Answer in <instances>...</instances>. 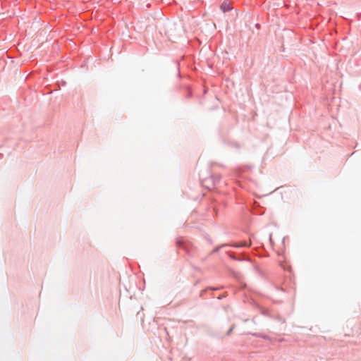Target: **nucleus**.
<instances>
[{
  "label": "nucleus",
  "instance_id": "15",
  "mask_svg": "<svg viewBox=\"0 0 361 361\" xmlns=\"http://www.w3.org/2000/svg\"><path fill=\"white\" fill-rule=\"evenodd\" d=\"M276 319H277L279 321H280V322H285V320H284V319H283L281 316H279V315H278V316L276 317Z\"/></svg>",
  "mask_w": 361,
  "mask_h": 361
},
{
  "label": "nucleus",
  "instance_id": "9",
  "mask_svg": "<svg viewBox=\"0 0 361 361\" xmlns=\"http://www.w3.org/2000/svg\"><path fill=\"white\" fill-rule=\"evenodd\" d=\"M235 324H233L231 327L229 328V329L228 330V331L226 333V336H229L231 333L233 332V331L235 329Z\"/></svg>",
  "mask_w": 361,
  "mask_h": 361
},
{
  "label": "nucleus",
  "instance_id": "6",
  "mask_svg": "<svg viewBox=\"0 0 361 361\" xmlns=\"http://www.w3.org/2000/svg\"><path fill=\"white\" fill-rule=\"evenodd\" d=\"M211 176L214 178V187L218 185L221 181V176L219 174L210 173Z\"/></svg>",
  "mask_w": 361,
  "mask_h": 361
},
{
  "label": "nucleus",
  "instance_id": "16",
  "mask_svg": "<svg viewBox=\"0 0 361 361\" xmlns=\"http://www.w3.org/2000/svg\"><path fill=\"white\" fill-rule=\"evenodd\" d=\"M177 70H178V77H180V73L179 71V64L178 63L177 64Z\"/></svg>",
  "mask_w": 361,
  "mask_h": 361
},
{
  "label": "nucleus",
  "instance_id": "18",
  "mask_svg": "<svg viewBox=\"0 0 361 361\" xmlns=\"http://www.w3.org/2000/svg\"><path fill=\"white\" fill-rule=\"evenodd\" d=\"M205 238H206V239L207 240V241H208L210 244H212V239H211L209 236H208V237H205Z\"/></svg>",
  "mask_w": 361,
  "mask_h": 361
},
{
  "label": "nucleus",
  "instance_id": "7",
  "mask_svg": "<svg viewBox=\"0 0 361 361\" xmlns=\"http://www.w3.org/2000/svg\"><path fill=\"white\" fill-rule=\"evenodd\" d=\"M185 98H190V97H192V90L189 87H185Z\"/></svg>",
  "mask_w": 361,
  "mask_h": 361
},
{
  "label": "nucleus",
  "instance_id": "21",
  "mask_svg": "<svg viewBox=\"0 0 361 361\" xmlns=\"http://www.w3.org/2000/svg\"><path fill=\"white\" fill-rule=\"evenodd\" d=\"M4 154L2 153H0V159L3 158Z\"/></svg>",
  "mask_w": 361,
  "mask_h": 361
},
{
  "label": "nucleus",
  "instance_id": "10",
  "mask_svg": "<svg viewBox=\"0 0 361 361\" xmlns=\"http://www.w3.org/2000/svg\"><path fill=\"white\" fill-rule=\"evenodd\" d=\"M225 246H228V245L227 244H224V245H219V246H217L216 247L212 252V254H214V253H217L220 249L222 247H225Z\"/></svg>",
  "mask_w": 361,
  "mask_h": 361
},
{
  "label": "nucleus",
  "instance_id": "8",
  "mask_svg": "<svg viewBox=\"0 0 361 361\" xmlns=\"http://www.w3.org/2000/svg\"><path fill=\"white\" fill-rule=\"evenodd\" d=\"M260 312L264 316L271 317V316L270 315L269 311L267 309L261 307Z\"/></svg>",
  "mask_w": 361,
  "mask_h": 361
},
{
  "label": "nucleus",
  "instance_id": "11",
  "mask_svg": "<svg viewBox=\"0 0 361 361\" xmlns=\"http://www.w3.org/2000/svg\"><path fill=\"white\" fill-rule=\"evenodd\" d=\"M224 287L223 286H219V287H214V286H208V289L212 291L214 290H219L223 289Z\"/></svg>",
  "mask_w": 361,
  "mask_h": 361
},
{
  "label": "nucleus",
  "instance_id": "23",
  "mask_svg": "<svg viewBox=\"0 0 361 361\" xmlns=\"http://www.w3.org/2000/svg\"><path fill=\"white\" fill-rule=\"evenodd\" d=\"M210 296H211L212 298H214V294H213V293H211Z\"/></svg>",
  "mask_w": 361,
  "mask_h": 361
},
{
  "label": "nucleus",
  "instance_id": "5",
  "mask_svg": "<svg viewBox=\"0 0 361 361\" xmlns=\"http://www.w3.org/2000/svg\"><path fill=\"white\" fill-rule=\"evenodd\" d=\"M250 334L256 338H262L264 340H270V337L268 336V335H266V334H261V333H253V334Z\"/></svg>",
  "mask_w": 361,
  "mask_h": 361
},
{
  "label": "nucleus",
  "instance_id": "2",
  "mask_svg": "<svg viewBox=\"0 0 361 361\" xmlns=\"http://www.w3.org/2000/svg\"><path fill=\"white\" fill-rule=\"evenodd\" d=\"M200 180L202 185L207 190H210L214 188V178L210 174L206 176L204 173H200Z\"/></svg>",
  "mask_w": 361,
  "mask_h": 361
},
{
  "label": "nucleus",
  "instance_id": "13",
  "mask_svg": "<svg viewBox=\"0 0 361 361\" xmlns=\"http://www.w3.org/2000/svg\"><path fill=\"white\" fill-rule=\"evenodd\" d=\"M231 146H233L237 149H240L241 147V145L240 143H238V142H232Z\"/></svg>",
  "mask_w": 361,
  "mask_h": 361
},
{
  "label": "nucleus",
  "instance_id": "12",
  "mask_svg": "<svg viewBox=\"0 0 361 361\" xmlns=\"http://www.w3.org/2000/svg\"><path fill=\"white\" fill-rule=\"evenodd\" d=\"M228 295V293L227 292H224L223 294L221 295H219V296L216 297V298L219 300H222L223 298L227 297Z\"/></svg>",
  "mask_w": 361,
  "mask_h": 361
},
{
  "label": "nucleus",
  "instance_id": "14",
  "mask_svg": "<svg viewBox=\"0 0 361 361\" xmlns=\"http://www.w3.org/2000/svg\"><path fill=\"white\" fill-rule=\"evenodd\" d=\"M207 290H209L208 289V287H207V288H206L205 289H204V290H201L200 294V297L204 296V294L207 293Z\"/></svg>",
  "mask_w": 361,
  "mask_h": 361
},
{
  "label": "nucleus",
  "instance_id": "20",
  "mask_svg": "<svg viewBox=\"0 0 361 361\" xmlns=\"http://www.w3.org/2000/svg\"><path fill=\"white\" fill-rule=\"evenodd\" d=\"M255 26H256V27L259 28V27H260V25H259V24H258V23H257V24L255 25Z\"/></svg>",
  "mask_w": 361,
  "mask_h": 361
},
{
  "label": "nucleus",
  "instance_id": "3",
  "mask_svg": "<svg viewBox=\"0 0 361 361\" xmlns=\"http://www.w3.org/2000/svg\"><path fill=\"white\" fill-rule=\"evenodd\" d=\"M230 246L233 247H237V248H238V247H249L251 246V243L247 242L246 240H241L240 242L233 243Z\"/></svg>",
  "mask_w": 361,
  "mask_h": 361
},
{
  "label": "nucleus",
  "instance_id": "1",
  "mask_svg": "<svg viewBox=\"0 0 361 361\" xmlns=\"http://www.w3.org/2000/svg\"><path fill=\"white\" fill-rule=\"evenodd\" d=\"M177 248L183 250L190 257H194L195 247L189 241L183 238H178L176 240Z\"/></svg>",
  "mask_w": 361,
  "mask_h": 361
},
{
  "label": "nucleus",
  "instance_id": "4",
  "mask_svg": "<svg viewBox=\"0 0 361 361\" xmlns=\"http://www.w3.org/2000/svg\"><path fill=\"white\" fill-rule=\"evenodd\" d=\"M220 8L223 13H227L232 10V6L229 2L224 1L221 4Z\"/></svg>",
  "mask_w": 361,
  "mask_h": 361
},
{
  "label": "nucleus",
  "instance_id": "22",
  "mask_svg": "<svg viewBox=\"0 0 361 361\" xmlns=\"http://www.w3.org/2000/svg\"><path fill=\"white\" fill-rule=\"evenodd\" d=\"M231 257L232 259H238L237 258L234 257L233 256H231Z\"/></svg>",
  "mask_w": 361,
  "mask_h": 361
},
{
  "label": "nucleus",
  "instance_id": "19",
  "mask_svg": "<svg viewBox=\"0 0 361 361\" xmlns=\"http://www.w3.org/2000/svg\"><path fill=\"white\" fill-rule=\"evenodd\" d=\"M212 209H213L214 212H215L216 215H217V212H216V206H213Z\"/></svg>",
  "mask_w": 361,
  "mask_h": 361
},
{
  "label": "nucleus",
  "instance_id": "17",
  "mask_svg": "<svg viewBox=\"0 0 361 361\" xmlns=\"http://www.w3.org/2000/svg\"><path fill=\"white\" fill-rule=\"evenodd\" d=\"M205 238H206V239L207 240V241H208L210 244H212V239H211L209 236H208V237H205Z\"/></svg>",
  "mask_w": 361,
  "mask_h": 361
}]
</instances>
